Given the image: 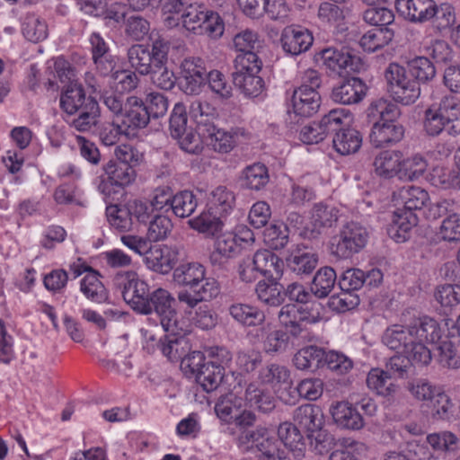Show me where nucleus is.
<instances>
[{"mask_svg":"<svg viewBox=\"0 0 460 460\" xmlns=\"http://www.w3.org/2000/svg\"><path fill=\"white\" fill-rule=\"evenodd\" d=\"M410 76L420 84H429L437 77L435 64L429 57L418 56L407 62Z\"/></svg>","mask_w":460,"mask_h":460,"instance_id":"33","label":"nucleus"},{"mask_svg":"<svg viewBox=\"0 0 460 460\" xmlns=\"http://www.w3.org/2000/svg\"><path fill=\"white\" fill-rule=\"evenodd\" d=\"M367 87L358 77L349 76L341 78L332 89V102L344 105L360 102L366 96Z\"/></svg>","mask_w":460,"mask_h":460,"instance_id":"14","label":"nucleus"},{"mask_svg":"<svg viewBox=\"0 0 460 460\" xmlns=\"http://www.w3.org/2000/svg\"><path fill=\"white\" fill-rule=\"evenodd\" d=\"M263 237L270 248L281 250L289 241V230L283 223H274L264 230Z\"/></svg>","mask_w":460,"mask_h":460,"instance_id":"57","label":"nucleus"},{"mask_svg":"<svg viewBox=\"0 0 460 460\" xmlns=\"http://www.w3.org/2000/svg\"><path fill=\"white\" fill-rule=\"evenodd\" d=\"M243 399L233 394H227L219 397L215 405V411L219 419L226 422L234 420L241 410Z\"/></svg>","mask_w":460,"mask_h":460,"instance_id":"54","label":"nucleus"},{"mask_svg":"<svg viewBox=\"0 0 460 460\" xmlns=\"http://www.w3.org/2000/svg\"><path fill=\"white\" fill-rule=\"evenodd\" d=\"M319 319V314L314 315H300V319L293 321L288 324L282 325L280 328L291 343V348L299 346L301 341L307 340L310 332L306 329L305 323H314Z\"/></svg>","mask_w":460,"mask_h":460,"instance_id":"42","label":"nucleus"},{"mask_svg":"<svg viewBox=\"0 0 460 460\" xmlns=\"http://www.w3.org/2000/svg\"><path fill=\"white\" fill-rule=\"evenodd\" d=\"M450 126L432 104L424 111L422 129L428 137H438L445 129L448 131Z\"/></svg>","mask_w":460,"mask_h":460,"instance_id":"50","label":"nucleus"},{"mask_svg":"<svg viewBox=\"0 0 460 460\" xmlns=\"http://www.w3.org/2000/svg\"><path fill=\"white\" fill-rule=\"evenodd\" d=\"M175 303L174 297L164 288H157L150 293L147 300L146 306L141 312L143 314H151L155 313L160 319V323L164 331L177 330L175 324L181 320H179L178 314L173 307Z\"/></svg>","mask_w":460,"mask_h":460,"instance_id":"8","label":"nucleus"},{"mask_svg":"<svg viewBox=\"0 0 460 460\" xmlns=\"http://www.w3.org/2000/svg\"><path fill=\"white\" fill-rule=\"evenodd\" d=\"M176 329L172 331H164L166 334L164 338L160 339L161 349L164 356L170 359H177L185 357L188 354L189 341L186 335L189 333L188 324L181 319V322L172 324Z\"/></svg>","mask_w":460,"mask_h":460,"instance_id":"15","label":"nucleus"},{"mask_svg":"<svg viewBox=\"0 0 460 460\" xmlns=\"http://www.w3.org/2000/svg\"><path fill=\"white\" fill-rule=\"evenodd\" d=\"M228 313L237 323L247 327H261L266 321V315L262 310L248 304H233L228 307Z\"/></svg>","mask_w":460,"mask_h":460,"instance_id":"31","label":"nucleus"},{"mask_svg":"<svg viewBox=\"0 0 460 460\" xmlns=\"http://www.w3.org/2000/svg\"><path fill=\"white\" fill-rule=\"evenodd\" d=\"M288 267L298 276L310 275L317 267L318 255L305 249L297 248L287 259Z\"/></svg>","mask_w":460,"mask_h":460,"instance_id":"34","label":"nucleus"},{"mask_svg":"<svg viewBox=\"0 0 460 460\" xmlns=\"http://www.w3.org/2000/svg\"><path fill=\"white\" fill-rule=\"evenodd\" d=\"M169 52L159 49L155 58V64L148 72L153 84L162 90H172L176 83L174 73L167 66Z\"/></svg>","mask_w":460,"mask_h":460,"instance_id":"24","label":"nucleus"},{"mask_svg":"<svg viewBox=\"0 0 460 460\" xmlns=\"http://www.w3.org/2000/svg\"><path fill=\"white\" fill-rule=\"evenodd\" d=\"M436 300L440 304L445 314L460 304V285H443L435 293Z\"/></svg>","mask_w":460,"mask_h":460,"instance_id":"59","label":"nucleus"},{"mask_svg":"<svg viewBox=\"0 0 460 460\" xmlns=\"http://www.w3.org/2000/svg\"><path fill=\"white\" fill-rule=\"evenodd\" d=\"M367 116L377 119L376 121L397 122L396 119L401 116V110L396 103L380 98L370 103Z\"/></svg>","mask_w":460,"mask_h":460,"instance_id":"43","label":"nucleus"},{"mask_svg":"<svg viewBox=\"0 0 460 460\" xmlns=\"http://www.w3.org/2000/svg\"><path fill=\"white\" fill-rule=\"evenodd\" d=\"M394 198L397 205H402V207L397 208L394 212L387 233L396 243H403L409 239L412 227L418 224L415 211L421 210L429 197L424 189L408 186L401 188L394 194Z\"/></svg>","mask_w":460,"mask_h":460,"instance_id":"2","label":"nucleus"},{"mask_svg":"<svg viewBox=\"0 0 460 460\" xmlns=\"http://www.w3.org/2000/svg\"><path fill=\"white\" fill-rule=\"evenodd\" d=\"M342 109H334L319 121L305 126L300 131V139L307 145L317 144L332 134L341 123Z\"/></svg>","mask_w":460,"mask_h":460,"instance_id":"13","label":"nucleus"},{"mask_svg":"<svg viewBox=\"0 0 460 460\" xmlns=\"http://www.w3.org/2000/svg\"><path fill=\"white\" fill-rule=\"evenodd\" d=\"M339 210L323 203L314 204L310 222L300 229L299 235L304 239L318 240L327 228L336 225Z\"/></svg>","mask_w":460,"mask_h":460,"instance_id":"12","label":"nucleus"},{"mask_svg":"<svg viewBox=\"0 0 460 460\" xmlns=\"http://www.w3.org/2000/svg\"><path fill=\"white\" fill-rule=\"evenodd\" d=\"M316 59H321L327 69L340 75L342 70L348 73H358L364 69L361 58L346 48L341 49L332 47L323 49L316 54Z\"/></svg>","mask_w":460,"mask_h":460,"instance_id":"11","label":"nucleus"},{"mask_svg":"<svg viewBox=\"0 0 460 460\" xmlns=\"http://www.w3.org/2000/svg\"><path fill=\"white\" fill-rule=\"evenodd\" d=\"M279 440L267 435L258 444L256 448L261 453L263 460H288L284 449H281Z\"/></svg>","mask_w":460,"mask_h":460,"instance_id":"64","label":"nucleus"},{"mask_svg":"<svg viewBox=\"0 0 460 460\" xmlns=\"http://www.w3.org/2000/svg\"><path fill=\"white\" fill-rule=\"evenodd\" d=\"M394 38V31L388 27L374 28L360 39V46L367 52H375L388 45Z\"/></svg>","mask_w":460,"mask_h":460,"instance_id":"48","label":"nucleus"},{"mask_svg":"<svg viewBox=\"0 0 460 460\" xmlns=\"http://www.w3.org/2000/svg\"><path fill=\"white\" fill-rule=\"evenodd\" d=\"M256 337L261 343L262 350L268 355H280L291 349L290 341L282 329L276 328L270 323L259 327L256 330Z\"/></svg>","mask_w":460,"mask_h":460,"instance_id":"16","label":"nucleus"},{"mask_svg":"<svg viewBox=\"0 0 460 460\" xmlns=\"http://www.w3.org/2000/svg\"><path fill=\"white\" fill-rule=\"evenodd\" d=\"M280 42L287 54L297 56L310 49L314 42V37L306 29L299 26H288L283 30Z\"/></svg>","mask_w":460,"mask_h":460,"instance_id":"18","label":"nucleus"},{"mask_svg":"<svg viewBox=\"0 0 460 460\" xmlns=\"http://www.w3.org/2000/svg\"><path fill=\"white\" fill-rule=\"evenodd\" d=\"M198 199L190 190H181L173 195L172 200V211L181 218L190 217L196 210Z\"/></svg>","mask_w":460,"mask_h":460,"instance_id":"52","label":"nucleus"},{"mask_svg":"<svg viewBox=\"0 0 460 460\" xmlns=\"http://www.w3.org/2000/svg\"><path fill=\"white\" fill-rule=\"evenodd\" d=\"M456 10L453 5L448 3L440 4H435V8L431 13V22L434 29L442 32L450 29L456 22Z\"/></svg>","mask_w":460,"mask_h":460,"instance_id":"55","label":"nucleus"},{"mask_svg":"<svg viewBox=\"0 0 460 460\" xmlns=\"http://www.w3.org/2000/svg\"><path fill=\"white\" fill-rule=\"evenodd\" d=\"M188 225L208 237H214L221 233L224 226L222 220L209 211H203L199 216L190 219Z\"/></svg>","mask_w":460,"mask_h":460,"instance_id":"44","label":"nucleus"},{"mask_svg":"<svg viewBox=\"0 0 460 460\" xmlns=\"http://www.w3.org/2000/svg\"><path fill=\"white\" fill-rule=\"evenodd\" d=\"M130 213L127 204L125 206L110 205L106 208V215L110 224L120 232L133 230L135 221Z\"/></svg>","mask_w":460,"mask_h":460,"instance_id":"53","label":"nucleus"},{"mask_svg":"<svg viewBox=\"0 0 460 460\" xmlns=\"http://www.w3.org/2000/svg\"><path fill=\"white\" fill-rule=\"evenodd\" d=\"M402 153L396 150L380 152L374 159L373 166L376 173L385 179L399 177Z\"/></svg>","mask_w":460,"mask_h":460,"instance_id":"32","label":"nucleus"},{"mask_svg":"<svg viewBox=\"0 0 460 460\" xmlns=\"http://www.w3.org/2000/svg\"><path fill=\"white\" fill-rule=\"evenodd\" d=\"M101 274L97 270H91L80 282V291L92 302L102 304L109 299V292L100 279Z\"/></svg>","mask_w":460,"mask_h":460,"instance_id":"35","label":"nucleus"},{"mask_svg":"<svg viewBox=\"0 0 460 460\" xmlns=\"http://www.w3.org/2000/svg\"><path fill=\"white\" fill-rule=\"evenodd\" d=\"M404 136V128L399 122L374 121L369 141L376 148L400 142Z\"/></svg>","mask_w":460,"mask_h":460,"instance_id":"20","label":"nucleus"},{"mask_svg":"<svg viewBox=\"0 0 460 460\" xmlns=\"http://www.w3.org/2000/svg\"><path fill=\"white\" fill-rule=\"evenodd\" d=\"M443 115L449 125L460 119V98L455 95L444 96L438 103L432 104Z\"/></svg>","mask_w":460,"mask_h":460,"instance_id":"63","label":"nucleus"},{"mask_svg":"<svg viewBox=\"0 0 460 460\" xmlns=\"http://www.w3.org/2000/svg\"><path fill=\"white\" fill-rule=\"evenodd\" d=\"M172 276L177 285L184 287L177 294L178 300L189 308L211 301L220 293L218 281L206 278V268L199 262L181 264L174 269Z\"/></svg>","mask_w":460,"mask_h":460,"instance_id":"1","label":"nucleus"},{"mask_svg":"<svg viewBox=\"0 0 460 460\" xmlns=\"http://www.w3.org/2000/svg\"><path fill=\"white\" fill-rule=\"evenodd\" d=\"M335 423L347 429L358 430L364 426V420L357 407L346 402H340L332 409Z\"/></svg>","mask_w":460,"mask_h":460,"instance_id":"29","label":"nucleus"},{"mask_svg":"<svg viewBox=\"0 0 460 460\" xmlns=\"http://www.w3.org/2000/svg\"><path fill=\"white\" fill-rule=\"evenodd\" d=\"M242 187L251 190H261L270 181L268 167L261 163H254L246 166L241 176Z\"/></svg>","mask_w":460,"mask_h":460,"instance_id":"37","label":"nucleus"},{"mask_svg":"<svg viewBox=\"0 0 460 460\" xmlns=\"http://www.w3.org/2000/svg\"><path fill=\"white\" fill-rule=\"evenodd\" d=\"M301 430L296 424L287 421L281 423L278 429L280 443L289 448L294 456L298 459L305 456L306 448Z\"/></svg>","mask_w":460,"mask_h":460,"instance_id":"27","label":"nucleus"},{"mask_svg":"<svg viewBox=\"0 0 460 460\" xmlns=\"http://www.w3.org/2000/svg\"><path fill=\"white\" fill-rule=\"evenodd\" d=\"M325 350L317 346H306L300 349L293 358V363L300 370H316L324 367Z\"/></svg>","mask_w":460,"mask_h":460,"instance_id":"36","label":"nucleus"},{"mask_svg":"<svg viewBox=\"0 0 460 460\" xmlns=\"http://www.w3.org/2000/svg\"><path fill=\"white\" fill-rule=\"evenodd\" d=\"M426 440L435 451L445 454H455L460 447L459 438L449 430L429 434Z\"/></svg>","mask_w":460,"mask_h":460,"instance_id":"47","label":"nucleus"},{"mask_svg":"<svg viewBox=\"0 0 460 460\" xmlns=\"http://www.w3.org/2000/svg\"><path fill=\"white\" fill-rule=\"evenodd\" d=\"M258 73H233V83L248 97H257L265 89L264 80Z\"/></svg>","mask_w":460,"mask_h":460,"instance_id":"45","label":"nucleus"},{"mask_svg":"<svg viewBox=\"0 0 460 460\" xmlns=\"http://www.w3.org/2000/svg\"><path fill=\"white\" fill-rule=\"evenodd\" d=\"M296 424L306 433L315 432L323 427L324 419L320 407L313 404H305L297 407L294 412Z\"/></svg>","mask_w":460,"mask_h":460,"instance_id":"26","label":"nucleus"},{"mask_svg":"<svg viewBox=\"0 0 460 460\" xmlns=\"http://www.w3.org/2000/svg\"><path fill=\"white\" fill-rule=\"evenodd\" d=\"M320 94L316 90L302 84L292 94V107L296 116L308 118L315 114L320 108Z\"/></svg>","mask_w":460,"mask_h":460,"instance_id":"23","label":"nucleus"},{"mask_svg":"<svg viewBox=\"0 0 460 460\" xmlns=\"http://www.w3.org/2000/svg\"><path fill=\"white\" fill-rule=\"evenodd\" d=\"M427 161L420 155H415L406 159L401 158L399 178L414 181L423 175L427 169Z\"/></svg>","mask_w":460,"mask_h":460,"instance_id":"56","label":"nucleus"},{"mask_svg":"<svg viewBox=\"0 0 460 460\" xmlns=\"http://www.w3.org/2000/svg\"><path fill=\"white\" fill-rule=\"evenodd\" d=\"M332 135V145L336 152L342 155L357 153L362 145L361 133L353 128L344 127V116L341 113V123Z\"/></svg>","mask_w":460,"mask_h":460,"instance_id":"22","label":"nucleus"},{"mask_svg":"<svg viewBox=\"0 0 460 460\" xmlns=\"http://www.w3.org/2000/svg\"><path fill=\"white\" fill-rule=\"evenodd\" d=\"M434 0H395L397 12L412 22L423 23L431 20Z\"/></svg>","mask_w":460,"mask_h":460,"instance_id":"21","label":"nucleus"},{"mask_svg":"<svg viewBox=\"0 0 460 460\" xmlns=\"http://www.w3.org/2000/svg\"><path fill=\"white\" fill-rule=\"evenodd\" d=\"M413 339L411 327L404 328L402 325H393L385 330L382 341L390 349L404 353Z\"/></svg>","mask_w":460,"mask_h":460,"instance_id":"38","label":"nucleus"},{"mask_svg":"<svg viewBox=\"0 0 460 460\" xmlns=\"http://www.w3.org/2000/svg\"><path fill=\"white\" fill-rule=\"evenodd\" d=\"M188 112L183 102H177L171 113L169 120V130L171 136L181 137L188 130Z\"/></svg>","mask_w":460,"mask_h":460,"instance_id":"62","label":"nucleus"},{"mask_svg":"<svg viewBox=\"0 0 460 460\" xmlns=\"http://www.w3.org/2000/svg\"><path fill=\"white\" fill-rule=\"evenodd\" d=\"M426 53L436 64H442L447 66L453 62L455 58L451 46L442 40H436L427 46Z\"/></svg>","mask_w":460,"mask_h":460,"instance_id":"61","label":"nucleus"},{"mask_svg":"<svg viewBox=\"0 0 460 460\" xmlns=\"http://www.w3.org/2000/svg\"><path fill=\"white\" fill-rule=\"evenodd\" d=\"M113 281L114 286L120 289L124 301L134 311L141 314L146 306V303L151 293L148 285L139 279L133 270L117 273Z\"/></svg>","mask_w":460,"mask_h":460,"instance_id":"7","label":"nucleus"},{"mask_svg":"<svg viewBox=\"0 0 460 460\" xmlns=\"http://www.w3.org/2000/svg\"><path fill=\"white\" fill-rule=\"evenodd\" d=\"M148 222L146 236L150 242L165 239L172 229L171 219L165 216H154Z\"/></svg>","mask_w":460,"mask_h":460,"instance_id":"60","label":"nucleus"},{"mask_svg":"<svg viewBox=\"0 0 460 460\" xmlns=\"http://www.w3.org/2000/svg\"><path fill=\"white\" fill-rule=\"evenodd\" d=\"M178 260V250L167 245L150 247L145 257L146 266L161 274L169 273L174 268Z\"/></svg>","mask_w":460,"mask_h":460,"instance_id":"19","label":"nucleus"},{"mask_svg":"<svg viewBox=\"0 0 460 460\" xmlns=\"http://www.w3.org/2000/svg\"><path fill=\"white\" fill-rule=\"evenodd\" d=\"M337 282L335 270L329 266L320 268L313 278L310 290L318 298L327 297Z\"/></svg>","mask_w":460,"mask_h":460,"instance_id":"40","label":"nucleus"},{"mask_svg":"<svg viewBox=\"0 0 460 460\" xmlns=\"http://www.w3.org/2000/svg\"><path fill=\"white\" fill-rule=\"evenodd\" d=\"M127 135L134 134L137 129L146 128L150 118L146 109V103L137 97L130 96L126 99L125 111L119 120Z\"/></svg>","mask_w":460,"mask_h":460,"instance_id":"17","label":"nucleus"},{"mask_svg":"<svg viewBox=\"0 0 460 460\" xmlns=\"http://www.w3.org/2000/svg\"><path fill=\"white\" fill-rule=\"evenodd\" d=\"M255 292L258 299L266 305L277 307L285 302V287L278 279L259 281Z\"/></svg>","mask_w":460,"mask_h":460,"instance_id":"30","label":"nucleus"},{"mask_svg":"<svg viewBox=\"0 0 460 460\" xmlns=\"http://www.w3.org/2000/svg\"><path fill=\"white\" fill-rule=\"evenodd\" d=\"M455 164L451 170L443 168L434 171L433 180L442 189L460 190V148L454 155Z\"/></svg>","mask_w":460,"mask_h":460,"instance_id":"49","label":"nucleus"},{"mask_svg":"<svg viewBox=\"0 0 460 460\" xmlns=\"http://www.w3.org/2000/svg\"><path fill=\"white\" fill-rule=\"evenodd\" d=\"M179 85L188 95L199 94L207 84L208 71L206 62L200 58H186L181 64Z\"/></svg>","mask_w":460,"mask_h":460,"instance_id":"9","label":"nucleus"},{"mask_svg":"<svg viewBox=\"0 0 460 460\" xmlns=\"http://www.w3.org/2000/svg\"><path fill=\"white\" fill-rule=\"evenodd\" d=\"M430 402L433 420L449 421L454 418L455 404L447 394L438 393Z\"/></svg>","mask_w":460,"mask_h":460,"instance_id":"58","label":"nucleus"},{"mask_svg":"<svg viewBox=\"0 0 460 460\" xmlns=\"http://www.w3.org/2000/svg\"><path fill=\"white\" fill-rule=\"evenodd\" d=\"M115 158L103 167L111 185L125 187L132 183L137 176L136 167L144 161L143 153L130 145L116 147Z\"/></svg>","mask_w":460,"mask_h":460,"instance_id":"4","label":"nucleus"},{"mask_svg":"<svg viewBox=\"0 0 460 460\" xmlns=\"http://www.w3.org/2000/svg\"><path fill=\"white\" fill-rule=\"evenodd\" d=\"M258 377L262 384L271 386L284 385L286 387H291L292 385L290 371L288 367L275 363L262 367Z\"/></svg>","mask_w":460,"mask_h":460,"instance_id":"46","label":"nucleus"},{"mask_svg":"<svg viewBox=\"0 0 460 460\" xmlns=\"http://www.w3.org/2000/svg\"><path fill=\"white\" fill-rule=\"evenodd\" d=\"M225 368L208 362L196 374V381L207 393L215 391L224 381Z\"/></svg>","mask_w":460,"mask_h":460,"instance_id":"41","label":"nucleus"},{"mask_svg":"<svg viewBox=\"0 0 460 460\" xmlns=\"http://www.w3.org/2000/svg\"><path fill=\"white\" fill-rule=\"evenodd\" d=\"M171 44L169 40L158 37L152 40V44H134L128 49V62L137 73L142 75H147L155 64V58L159 49L164 52L170 51Z\"/></svg>","mask_w":460,"mask_h":460,"instance_id":"10","label":"nucleus"},{"mask_svg":"<svg viewBox=\"0 0 460 460\" xmlns=\"http://www.w3.org/2000/svg\"><path fill=\"white\" fill-rule=\"evenodd\" d=\"M388 91L395 102L402 105L414 103L420 95V87L407 71L396 63H391L385 71Z\"/></svg>","mask_w":460,"mask_h":460,"instance_id":"6","label":"nucleus"},{"mask_svg":"<svg viewBox=\"0 0 460 460\" xmlns=\"http://www.w3.org/2000/svg\"><path fill=\"white\" fill-rule=\"evenodd\" d=\"M367 387L376 394L393 398L399 390V385L394 382L392 375L380 368H372L367 376Z\"/></svg>","mask_w":460,"mask_h":460,"instance_id":"28","label":"nucleus"},{"mask_svg":"<svg viewBox=\"0 0 460 460\" xmlns=\"http://www.w3.org/2000/svg\"><path fill=\"white\" fill-rule=\"evenodd\" d=\"M60 107L69 115L79 112V116L72 122L78 131H88L98 126L101 115L99 104L93 97H86L81 83H73L62 90Z\"/></svg>","mask_w":460,"mask_h":460,"instance_id":"3","label":"nucleus"},{"mask_svg":"<svg viewBox=\"0 0 460 460\" xmlns=\"http://www.w3.org/2000/svg\"><path fill=\"white\" fill-rule=\"evenodd\" d=\"M244 399L250 407L263 414H269L276 408L277 400L271 392L260 387L256 383H249L244 393Z\"/></svg>","mask_w":460,"mask_h":460,"instance_id":"25","label":"nucleus"},{"mask_svg":"<svg viewBox=\"0 0 460 460\" xmlns=\"http://www.w3.org/2000/svg\"><path fill=\"white\" fill-rule=\"evenodd\" d=\"M252 257L260 274L267 279H279L283 268V261L279 257L269 250L257 251Z\"/></svg>","mask_w":460,"mask_h":460,"instance_id":"39","label":"nucleus"},{"mask_svg":"<svg viewBox=\"0 0 460 460\" xmlns=\"http://www.w3.org/2000/svg\"><path fill=\"white\" fill-rule=\"evenodd\" d=\"M369 234L365 226L350 221L341 228L330 241V251L339 259H348L360 252L367 244Z\"/></svg>","mask_w":460,"mask_h":460,"instance_id":"5","label":"nucleus"},{"mask_svg":"<svg viewBox=\"0 0 460 460\" xmlns=\"http://www.w3.org/2000/svg\"><path fill=\"white\" fill-rule=\"evenodd\" d=\"M413 336L416 335L420 341H427L438 344L442 339V330L438 323L430 317L424 316L420 319L419 324L411 326Z\"/></svg>","mask_w":460,"mask_h":460,"instance_id":"51","label":"nucleus"}]
</instances>
